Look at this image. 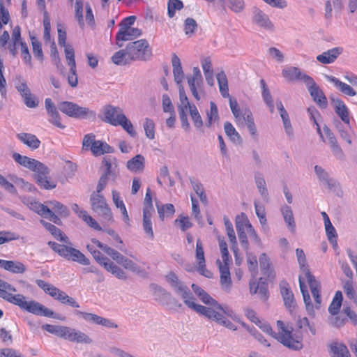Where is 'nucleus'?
<instances>
[{
    "instance_id": "34",
    "label": "nucleus",
    "mask_w": 357,
    "mask_h": 357,
    "mask_svg": "<svg viewBox=\"0 0 357 357\" xmlns=\"http://www.w3.org/2000/svg\"><path fill=\"white\" fill-rule=\"evenodd\" d=\"M40 224L47 230L58 241H60L63 243H68V238L63 235L62 231L60 229L56 227L55 225L47 222L43 220L40 221Z\"/></svg>"
},
{
    "instance_id": "63",
    "label": "nucleus",
    "mask_w": 357,
    "mask_h": 357,
    "mask_svg": "<svg viewBox=\"0 0 357 357\" xmlns=\"http://www.w3.org/2000/svg\"><path fill=\"white\" fill-rule=\"evenodd\" d=\"M83 2L82 0L75 1V17L77 20L79 25L82 28L84 26L83 19Z\"/></svg>"
},
{
    "instance_id": "16",
    "label": "nucleus",
    "mask_w": 357,
    "mask_h": 357,
    "mask_svg": "<svg viewBox=\"0 0 357 357\" xmlns=\"http://www.w3.org/2000/svg\"><path fill=\"white\" fill-rule=\"evenodd\" d=\"M188 307L192 309L199 314H202L208 319L213 320L216 322L220 321V319H222V314L220 313L215 311L211 307H205L199 304H196L194 301Z\"/></svg>"
},
{
    "instance_id": "7",
    "label": "nucleus",
    "mask_w": 357,
    "mask_h": 357,
    "mask_svg": "<svg viewBox=\"0 0 357 357\" xmlns=\"http://www.w3.org/2000/svg\"><path fill=\"white\" fill-rule=\"evenodd\" d=\"M167 281L170 284L171 287L174 289L175 292L181 296L184 303L188 306L195 300L189 288L181 281L178 280L177 275L170 272L166 276Z\"/></svg>"
},
{
    "instance_id": "32",
    "label": "nucleus",
    "mask_w": 357,
    "mask_h": 357,
    "mask_svg": "<svg viewBox=\"0 0 357 357\" xmlns=\"http://www.w3.org/2000/svg\"><path fill=\"white\" fill-rule=\"evenodd\" d=\"M126 167L132 172H142L145 167V158L141 154H137L127 161Z\"/></svg>"
},
{
    "instance_id": "48",
    "label": "nucleus",
    "mask_w": 357,
    "mask_h": 357,
    "mask_svg": "<svg viewBox=\"0 0 357 357\" xmlns=\"http://www.w3.org/2000/svg\"><path fill=\"white\" fill-rule=\"evenodd\" d=\"M343 289L347 298L357 305V295L354 289L352 282L350 280L345 281L343 284Z\"/></svg>"
},
{
    "instance_id": "45",
    "label": "nucleus",
    "mask_w": 357,
    "mask_h": 357,
    "mask_svg": "<svg viewBox=\"0 0 357 357\" xmlns=\"http://www.w3.org/2000/svg\"><path fill=\"white\" fill-rule=\"evenodd\" d=\"M49 206L52 208V211L57 213L63 217H67L69 214L68 208L56 200L50 201L47 202Z\"/></svg>"
},
{
    "instance_id": "5",
    "label": "nucleus",
    "mask_w": 357,
    "mask_h": 357,
    "mask_svg": "<svg viewBox=\"0 0 357 357\" xmlns=\"http://www.w3.org/2000/svg\"><path fill=\"white\" fill-rule=\"evenodd\" d=\"M126 51L128 56L132 61H146L152 56L151 48L145 39L128 43Z\"/></svg>"
},
{
    "instance_id": "55",
    "label": "nucleus",
    "mask_w": 357,
    "mask_h": 357,
    "mask_svg": "<svg viewBox=\"0 0 357 357\" xmlns=\"http://www.w3.org/2000/svg\"><path fill=\"white\" fill-rule=\"evenodd\" d=\"M42 328L61 338L63 337L64 330H66L64 326H55L48 324L43 325Z\"/></svg>"
},
{
    "instance_id": "60",
    "label": "nucleus",
    "mask_w": 357,
    "mask_h": 357,
    "mask_svg": "<svg viewBox=\"0 0 357 357\" xmlns=\"http://www.w3.org/2000/svg\"><path fill=\"white\" fill-rule=\"evenodd\" d=\"M31 45L33 48V53L38 59L40 61L43 60V53L42 50L41 43L38 41L36 37L31 36Z\"/></svg>"
},
{
    "instance_id": "58",
    "label": "nucleus",
    "mask_w": 357,
    "mask_h": 357,
    "mask_svg": "<svg viewBox=\"0 0 357 357\" xmlns=\"http://www.w3.org/2000/svg\"><path fill=\"white\" fill-rule=\"evenodd\" d=\"M36 183L41 188L45 190H52L56 188L55 182L51 181L47 176H41L35 178Z\"/></svg>"
},
{
    "instance_id": "1",
    "label": "nucleus",
    "mask_w": 357,
    "mask_h": 357,
    "mask_svg": "<svg viewBox=\"0 0 357 357\" xmlns=\"http://www.w3.org/2000/svg\"><path fill=\"white\" fill-rule=\"evenodd\" d=\"M15 291L16 289L6 281L0 285V298L12 304L19 306L22 310H26L38 316H44L61 320H63L65 319L64 317H59V315L55 314L52 310L45 307L37 301H26L25 296L22 294L13 295V293Z\"/></svg>"
},
{
    "instance_id": "57",
    "label": "nucleus",
    "mask_w": 357,
    "mask_h": 357,
    "mask_svg": "<svg viewBox=\"0 0 357 357\" xmlns=\"http://www.w3.org/2000/svg\"><path fill=\"white\" fill-rule=\"evenodd\" d=\"M20 236L15 232L11 231H0V245L19 239Z\"/></svg>"
},
{
    "instance_id": "49",
    "label": "nucleus",
    "mask_w": 357,
    "mask_h": 357,
    "mask_svg": "<svg viewBox=\"0 0 357 357\" xmlns=\"http://www.w3.org/2000/svg\"><path fill=\"white\" fill-rule=\"evenodd\" d=\"M325 230L326 234L327 236V238L331 244L333 245V246H337V234L335 228L333 226L332 223H328L327 225H325Z\"/></svg>"
},
{
    "instance_id": "52",
    "label": "nucleus",
    "mask_w": 357,
    "mask_h": 357,
    "mask_svg": "<svg viewBox=\"0 0 357 357\" xmlns=\"http://www.w3.org/2000/svg\"><path fill=\"white\" fill-rule=\"evenodd\" d=\"M30 208L41 217H46L47 213H50V208L38 202H31Z\"/></svg>"
},
{
    "instance_id": "31",
    "label": "nucleus",
    "mask_w": 357,
    "mask_h": 357,
    "mask_svg": "<svg viewBox=\"0 0 357 357\" xmlns=\"http://www.w3.org/2000/svg\"><path fill=\"white\" fill-rule=\"evenodd\" d=\"M91 151L95 156H99L105 153H112L114 152V149L105 142L96 140L92 144Z\"/></svg>"
},
{
    "instance_id": "20",
    "label": "nucleus",
    "mask_w": 357,
    "mask_h": 357,
    "mask_svg": "<svg viewBox=\"0 0 357 357\" xmlns=\"http://www.w3.org/2000/svg\"><path fill=\"white\" fill-rule=\"evenodd\" d=\"M282 74L289 82L302 81L305 83V77H310L308 75L303 73L298 68L294 66L283 69Z\"/></svg>"
},
{
    "instance_id": "23",
    "label": "nucleus",
    "mask_w": 357,
    "mask_h": 357,
    "mask_svg": "<svg viewBox=\"0 0 357 357\" xmlns=\"http://www.w3.org/2000/svg\"><path fill=\"white\" fill-rule=\"evenodd\" d=\"M216 264L218 266L220 273V283L224 289H229L231 284V280L230 277V271L229 268V263H222L220 259H217Z\"/></svg>"
},
{
    "instance_id": "35",
    "label": "nucleus",
    "mask_w": 357,
    "mask_h": 357,
    "mask_svg": "<svg viewBox=\"0 0 357 357\" xmlns=\"http://www.w3.org/2000/svg\"><path fill=\"white\" fill-rule=\"evenodd\" d=\"M255 181L258 191L264 200L268 201V192L266 188V181L261 174L256 173L255 175Z\"/></svg>"
},
{
    "instance_id": "9",
    "label": "nucleus",
    "mask_w": 357,
    "mask_h": 357,
    "mask_svg": "<svg viewBox=\"0 0 357 357\" xmlns=\"http://www.w3.org/2000/svg\"><path fill=\"white\" fill-rule=\"evenodd\" d=\"M186 79L192 95L197 100H199L201 97L199 91H202L203 77L199 67H194L192 75H187Z\"/></svg>"
},
{
    "instance_id": "4",
    "label": "nucleus",
    "mask_w": 357,
    "mask_h": 357,
    "mask_svg": "<svg viewBox=\"0 0 357 357\" xmlns=\"http://www.w3.org/2000/svg\"><path fill=\"white\" fill-rule=\"evenodd\" d=\"M59 109L69 117L79 119H96V112L70 101H63L58 105Z\"/></svg>"
},
{
    "instance_id": "64",
    "label": "nucleus",
    "mask_w": 357,
    "mask_h": 357,
    "mask_svg": "<svg viewBox=\"0 0 357 357\" xmlns=\"http://www.w3.org/2000/svg\"><path fill=\"white\" fill-rule=\"evenodd\" d=\"M178 92H179V100L181 102V105H178V107H181V108L184 109H190V107H192V105H191L189 101L188 98L185 94L184 88L183 85L178 86Z\"/></svg>"
},
{
    "instance_id": "25",
    "label": "nucleus",
    "mask_w": 357,
    "mask_h": 357,
    "mask_svg": "<svg viewBox=\"0 0 357 357\" xmlns=\"http://www.w3.org/2000/svg\"><path fill=\"white\" fill-rule=\"evenodd\" d=\"M326 77L328 82L333 83L334 86L344 95L351 97L356 95V92L353 87L344 82H342L335 77L326 75Z\"/></svg>"
},
{
    "instance_id": "36",
    "label": "nucleus",
    "mask_w": 357,
    "mask_h": 357,
    "mask_svg": "<svg viewBox=\"0 0 357 357\" xmlns=\"http://www.w3.org/2000/svg\"><path fill=\"white\" fill-rule=\"evenodd\" d=\"M259 261L261 273L268 278L271 277L272 275L273 270L271 268V263L268 255L266 253L261 254Z\"/></svg>"
},
{
    "instance_id": "42",
    "label": "nucleus",
    "mask_w": 357,
    "mask_h": 357,
    "mask_svg": "<svg viewBox=\"0 0 357 357\" xmlns=\"http://www.w3.org/2000/svg\"><path fill=\"white\" fill-rule=\"evenodd\" d=\"M151 212H149V211H143V229L144 232L149 236V237L152 240L154 238L153 231L152 228V222H151Z\"/></svg>"
},
{
    "instance_id": "43",
    "label": "nucleus",
    "mask_w": 357,
    "mask_h": 357,
    "mask_svg": "<svg viewBox=\"0 0 357 357\" xmlns=\"http://www.w3.org/2000/svg\"><path fill=\"white\" fill-rule=\"evenodd\" d=\"M156 206L159 218L161 220H164L165 215L167 217L172 216L175 213V208L172 204H166L163 205L156 204Z\"/></svg>"
},
{
    "instance_id": "38",
    "label": "nucleus",
    "mask_w": 357,
    "mask_h": 357,
    "mask_svg": "<svg viewBox=\"0 0 357 357\" xmlns=\"http://www.w3.org/2000/svg\"><path fill=\"white\" fill-rule=\"evenodd\" d=\"M343 301L342 293L340 291H337L333 298L331 303L328 307V312L332 315H337L339 313Z\"/></svg>"
},
{
    "instance_id": "22",
    "label": "nucleus",
    "mask_w": 357,
    "mask_h": 357,
    "mask_svg": "<svg viewBox=\"0 0 357 357\" xmlns=\"http://www.w3.org/2000/svg\"><path fill=\"white\" fill-rule=\"evenodd\" d=\"M280 212L288 230L291 234H294L296 226L291 208L287 204H284L280 207Z\"/></svg>"
},
{
    "instance_id": "54",
    "label": "nucleus",
    "mask_w": 357,
    "mask_h": 357,
    "mask_svg": "<svg viewBox=\"0 0 357 357\" xmlns=\"http://www.w3.org/2000/svg\"><path fill=\"white\" fill-rule=\"evenodd\" d=\"M296 255L301 271L303 273L310 270L304 251L301 248H297L296 249Z\"/></svg>"
},
{
    "instance_id": "10",
    "label": "nucleus",
    "mask_w": 357,
    "mask_h": 357,
    "mask_svg": "<svg viewBox=\"0 0 357 357\" xmlns=\"http://www.w3.org/2000/svg\"><path fill=\"white\" fill-rule=\"evenodd\" d=\"M124 115L122 109L119 107L107 105L104 107L102 120L112 126H117V123L121 120V116Z\"/></svg>"
},
{
    "instance_id": "28",
    "label": "nucleus",
    "mask_w": 357,
    "mask_h": 357,
    "mask_svg": "<svg viewBox=\"0 0 357 357\" xmlns=\"http://www.w3.org/2000/svg\"><path fill=\"white\" fill-rule=\"evenodd\" d=\"M328 347L331 357H350L347 347L342 343L333 342Z\"/></svg>"
},
{
    "instance_id": "61",
    "label": "nucleus",
    "mask_w": 357,
    "mask_h": 357,
    "mask_svg": "<svg viewBox=\"0 0 357 357\" xmlns=\"http://www.w3.org/2000/svg\"><path fill=\"white\" fill-rule=\"evenodd\" d=\"M224 222H225V228L227 230V234L228 238L230 241V243H231V245H236V244H237L236 238V235H235V232H234V230L233 228L232 223L230 222V220L227 217H224Z\"/></svg>"
},
{
    "instance_id": "24",
    "label": "nucleus",
    "mask_w": 357,
    "mask_h": 357,
    "mask_svg": "<svg viewBox=\"0 0 357 357\" xmlns=\"http://www.w3.org/2000/svg\"><path fill=\"white\" fill-rule=\"evenodd\" d=\"M172 65L174 81L177 85L181 86L185 77V74L183 70L181 60L176 54H172Z\"/></svg>"
},
{
    "instance_id": "6",
    "label": "nucleus",
    "mask_w": 357,
    "mask_h": 357,
    "mask_svg": "<svg viewBox=\"0 0 357 357\" xmlns=\"http://www.w3.org/2000/svg\"><path fill=\"white\" fill-rule=\"evenodd\" d=\"M90 204L92 211L105 221H113L112 211L100 193L93 192L90 196Z\"/></svg>"
},
{
    "instance_id": "21",
    "label": "nucleus",
    "mask_w": 357,
    "mask_h": 357,
    "mask_svg": "<svg viewBox=\"0 0 357 357\" xmlns=\"http://www.w3.org/2000/svg\"><path fill=\"white\" fill-rule=\"evenodd\" d=\"M314 169L319 181L326 185L328 189H335L338 185V183L330 178L328 173L321 166L315 165Z\"/></svg>"
},
{
    "instance_id": "2",
    "label": "nucleus",
    "mask_w": 357,
    "mask_h": 357,
    "mask_svg": "<svg viewBox=\"0 0 357 357\" xmlns=\"http://www.w3.org/2000/svg\"><path fill=\"white\" fill-rule=\"evenodd\" d=\"M277 326L280 329V332L274 333V338L284 347L298 351L303 348L302 337L300 335L293 334L288 330L282 321H277Z\"/></svg>"
},
{
    "instance_id": "19",
    "label": "nucleus",
    "mask_w": 357,
    "mask_h": 357,
    "mask_svg": "<svg viewBox=\"0 0 357 357\" xmlns=\"http://www.w3.org/2000/svg\"><path fill=\"white\" fill-rule=\"evenodd\" d=\"M324 135L326 136L330 147L332 150L333 155L338 159H342L344 156L343 151L339 146L336 137L332 132L331 129L327 126H324Z\"/></svg>"
},
{
    "instance_id": "18",
    "label": "nucleus",
    "mask_w": 357,
    "mask_h": 357,
    "mask_svg": "<svg viewBox=\"0 0 357 357\" xmlns=\"http://www.w3.org/2000/svg\"><path fill=\"white\" fill-rule=\"evenodd\" d=\"M343 52L342 47L331 48L317 56V60L323 64L333 63L337 58Z\"/></svg>"
},
{
    "instance_id": "27",
    "label": "nucleus",
    "mask_w": 357,
    "mask_h": 357,
    "mask_svg": "<svg viewBox=\"0 0 357 357\" xmlns=\"http://www.w3.org/2000/svg\"><path fill=\"white\" fill-rule=\"evenodd\" d=\"M253 22L258 26L266 29H272L273 27L268 17L257 8H254L253 10Z\"/></svg>"
},
{
    "instance_id": "17",
    "label": "nucleus",
    "mask_w": 357,
    "mask_h": 357,
    "mask_svg": "<svg viewBox=\"0 0 357 357\" xmlns=\"http://www.w3.org/2000/svg\"><path fill=\"white\" fill-rule=\"evenodd\" d=\"M102 165L104 166L102 174L107 175L115 181L119 174L116 158L112 156H105Z\"/></svg>"
},
{
    "instance_id": "37",
    "label": "nucleus",
    "mask_w": 357,
    "mask_h": 357,
    "mask_svg": "<svg viewBox=\"0 0 357 357\" xmlns=\"http://www.w3.org/2000/svg\"><path fill=\"white\" fill-rule=\"evenodd\" d=\"M207 121L206 122V126L207 128H211L213 123L218 122L220 117L218 114V109L217 105L214 102H210V110L206 112Z\"/></svg>"
},
{
    "instance_id": "44",
    "label": "nucleus",
    "mask_w": 357,
    "mask_h": 357,
    "mask_svg": "<svg viewBox=\"0 0 357 357\" xmlns=\"http://www.w3.org/2000/svg\"><path fill=\"white\" fill-rule=\"evenodd\" d=\"M189 112L194 126L198 130L201 129L203 127L204 123L197 107L192 105L189 109Z\"/></svg>"
},
{
    "instance_id": "53",
    "label": "nucleus",
    "mask_w": 357,
    "mask_h": 357,
    "mask_svg": "<svg viewBox=\"0 0 357 357\" xmlns=\"http://www.w3.org/2000/svg\"><path fill=\"white\" fill-rule=\"evenodd\" d=\"M143 127L145 131V135L149 139H153L155 138V123L151 119L146 118Z\"/></svg>"
},
{
    "instance_id": "59",
    "label": "nucleus",
    "mask_w": 357,
    "mask_h": 357,
    "mask_svg": "<svg viewBox=\"0 0 357 357\" xmlns=\"http://www.w3.org/2000/svg\"><path fill=\"white\" fill-rule=\"evenodd\" d=\"M126 56L127 55L126 47L123 50H119L116 52L112 56V62L119 66H123L127 63Z\"/></svg>"
},
{
    "instance_id": "11",
    "label": "nucleus",
    "mask_w": 357,
    "mask_h": 357,
    "mask_svg": "<svg viewBox=\"0 0 357 357\" xmlns=\"http://www.w3.org/2000/svg\"><path fill=\"white\" fill-rule=\"evenodd\" d=\"M63 337L70 342L82 343V344H91L93 340L84 333L77 331L68 326H65Z\"/></svg>"
},
{
    "instance_id": "40",
    "label": "nucleus",
    "mask_w": 357,
    "mask_h": 357,
    "mask_svg": "<svg viewBox=\"0 0 357 357\" xmlns=\"http://www.w3.org/2000/svg\"><path fill=\"white\" fill-rule=\"evenodd\" d=\"M189 180L193 190L199 196L201 202L203 204H207L208 198L205 193L203 185L199 181H196L194 178L190 177Z\"/></svg>"
},
{
    "instance_id": "15",
    "label": "nucleus",
    "mask_w": 357,
    "mask_h": 357,
    "mask_svg": "<svg viewBox=\"0 0 357 357\" xmlns=\"http://www.w3.org/2000/svg\"><path fill=\"white\" fill-rule=\"evenodd\" d=\"M330 99L336 114L344 123L349 125V112L344 101L340 98L334 97H331Z\"/></svg>"
},
{
    "instance_id": "50",
    "label": "nucleus",
    "mask_w": 357,
    "mask_h": 357,
    "mask_svg": "<svg viewBox=\"0 0 357 357\" xmlns=\"http://www.w3.org/2000/svg\"><path fill=\"white\" fill-rule=\"evenodd\" d=\"M31 171L36 172L34 178H39L40 176H47L50 173L49 168L38 160H36V162L33 165Z\"/></svg>"
},
{
    "instance_id": "8",
    "label": "nucleus",
    "mask_w": 357,
    "mask_h": 357,
    "mask_svg": "<svg viewBox=\"0 0 357 357\" xmlns=\"http://www.w3.org/2000/svg\"><path fill=\"white\" fill-rule=\"evenodd\" d=\"M305 84L313 100L322 109L328 106L327 98L312 77H305Z\"/></svg>"
},
{
    "instance_id": "29",
    "label": "nucleus",
    "mask_w": 357,
    "mask_h": 357,
    "mask_svg": "<svg viewBox=\"0 0 357 357\" xmlns=\"http://www.w3.org/2000/svg\"><path fill=\"white\" fill-rule=\"evenodd\" d=\"M287 283H284V285L280 284V293L283 298L285 307L289 310L292 311L296 306L294 297L292 291L287 287Z\"/></svg>"
},
{
    "instance_id": "3",
    "label": "nucleus",
    "mask_w": 357,
    "mask_h": 357,
    "mask_svg": "<svg viewBox=\"0 0 357 357\" xmlns=\"http://www.w3.org/2000/svg\"><path fill=\"white\" fill-rule=\"evenodd\" d=\"M47 245L59 256L68 260L85 266L90 264V260L79 250L54 241H49Z\"/></svg>"
},
{
    "instance_id": "13",
    "label": "nucleus",
    "mask_w": 357,
    "mask_h": 357,
    "mask_svg": "<svg viewBox=\"0 0 357 357\" xmlns=\"http://www.w3.org/2000/svg\"><path fill=\"white\" fill-rule=\"evenodd\" d=\"M250 292L251 294H258L260 299L266 301L269 296L266 279L260 278L257 282H250Z\"/></svg>"
},
{
    "instance_id": "51",
    "label": "nucleus",
    "mask_w": 357,
    "mask_h": 357,
    "mask_svg": "<svg viewBox=\"0 0 357 357\" xmlns=\"http://www.w3.org/2000/svg\"><path fill=\"white\" fill-rule=\"evenodd\" d=\"M121 126L131 137H135L137 135L134 127L126 115L121 116L120 121L117 123V126Z\"/></svg>"
},
{
    "instance_id": "30",
    "label": "nucleus",
    "mask_w": 357,
    "mask_h": 357,
    "mask_svg": "<svg viewBox=\"0 0 357 357\" xmlns=\"http://www.w3.org/2000/svg\"><path fill=\"white\" fill-rule=\"evenodd\" d=\"M17 137L19 140H20L24 144L26 145L28 147L31 149L32 150H36L39 148L40 145V141L38 138L33 134L22 132L17 135Z\"/></svg>"
},
{
    "instance_id": "33",
    "label": "nucleus",
    "mask_w": 357,
    "mask_h": 357,
    "mask_svg": "<svg viewBox=\"0 0 357 357\" xmlns=\"http://www.w3.org/2000/svg\"><path fill=\"white\" fill-rule=\"evenodd\" d=\"M224 130L226 135L231 142L235 144H242L243 140L241 135L229 121H226L224 123Z\"/></svg>"
},
{
    "instance_id": "56",
    "label": "nucleus",
    "mask_w": 357,
    "mask_h": 357,
    "mask_svg": "<svg viewBox=\"0 0 357 357\" xmlns=\"http://www.w3.org/2000/svg\"><path fill=\"white\" fill-rule=\"evenodd\" d=\"M183 7V3L181 0H169L167 3V14L172 18L175 15L176 10H181Z\"/></svg>"
},
{
    "instance_id": "47",
    "label": "nucleus",
    "mask_w": 357,
    "mask_h": 357,
    "mask_svg": "<svg viewBox=\"0 0 357 357\" xmlns=\"http://www.w3.org/2000/svg\"><path fill=\"white\" fill-rule=\"evenodd\" d=\"M307 281L311 292L320 291L321 285L319 281L315 279V277L311 273L310 271H306L303 273Z\"/></svg>"
},
{
    "instance_id": "39",
    "label": "nucleus",
    "mask_w": 357,
    "mask_h": 357,
    "mask_svg": "<svg viewBox=\"0 0 357 357\" xmlns=\"http://www.w3.org/2000/svg\"><path fill=\"white\" fill-rule=\"evenodd\" d=\"M104 268L107 270L108 272L111 273L116 278L121 280H126L127 275L126 272L121 268L119 266L116 265L111 260L107 261V264H105Z\"/></svg>"
},
{
    "instance_id": "26",
    "label": "nucleus",
    "mask_w": 357,
    "mask_h": 357,
    "mask_svg": "<svg viewBox=\"0 0 357 357\" xmlns=\"http://www.w3.org/2000/svg\"><path fill=\"white\" fill-rule=\"evenodd\" d=\"M0 267L15 274L24 273L26 270L25 265L18 261L0 259Z\"/></svg>"
},
{
    "instance_id": "41",
    "label": "nucleus",
    "mask_w": 357,
    "mask_h": 357,
    "mask_svg": "<svg viewBox=\"0 0 357 357\" xmlns=\"http://www.w3.org/2000/svg\"><path fill=\"white\" fill-rule=\"evenodd\" d=\"M13 158L16 162L30 170H31L33 165L37 160L25 155H22L18 153H14L13 154Z\"/></svg>"
},
{
    "instance_id": "14",
    "label": "nucleus",
    "mask_w": 357,
    "mask_h": 357,
    "mask_svg": "<svg viewBox=\"0 0 357 357\" xmlns=\"http://www.w3.org/2000/svg\"><path fill=\"white\" fill-rule=\"evenodd\" d=\"M45 107L47 114L51 117L49 120L50 123L55 126L63 129L65 126L60 122V114L55 104L50 98H47L45 100Z\"/></svg>"
},
{
    "instance_id": "12",
    "label": "nucleus",
    "mask_w": 357,
    "mask_h": 357,
    "mask_svg": "<svg viewBox=\"0 0 357 357\" xmlns=\"http://www.w3.org/2000/svg\"><path fill=\"white\" fill-rule=\"evenodd\" d=\"M142 33V30L138 28L119 29L115 37L116 45L122 47L124 42L134 40L140 36Z\"/></svg>"
},
{
    "instance_id": "62",
    "label": "nucleus",
    "mask_w": 357,
    "mask_h": 357,
    "mask_svg": "<svg viewBox=\"0 0 357 357\" xmlns=\"http://www.w3.org/2000/svg\"><path fill=\"white\" fill-rule=\"evenodd\" d=\"M183 30L186 35L191 36L197 28V23L192 17H188L184 21Z\"/></svg>"
},
{
    "instance_id": "46",
    "label": "nucleus",
    "mask_w": 357,
    "mask_h": 357,
    "mask_svg": "<svg viewBox=\"0 0 357 357\" xmlns=\"http://www.w3.org/2000/svg\"><path fill=\"white\" fill-rule=\"evenodd\" d=\"M15 85L17 91L20 93L22 98L26 96H29L30 93H31L27 86L26 80L22 79L20 76L16 79Z\"/></svg>"
}]
</instances>
